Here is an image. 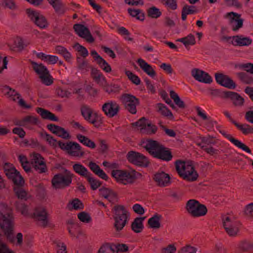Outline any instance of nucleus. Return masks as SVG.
<instances>
[{"instance_id": "nucleus-1", "label": "nucleus", "mask_w": 253, "mask_h": 253, "mask_svg": "<svg viewBox=\"0 0 253 253\" xmlns=\"http://www.w3.org/2000/svg\"><path fill=\"white\" fill-rule=\"evenodd\" d=\"M0 227L7 240L17 246L23 244V235L18 233L14 237V217L11 208L4 203L0 202Z\"/></svg>"}, {"instance_id": "nucleus-2", "label": "nucleus", "mask_w": 253, "mask_h": 253, "mask_svg": "<svg viewBox=\"0 0 253 253\" xmlns=\"http://www.w3.org/2000/svg\"><path fill=\"white\" fill-rule=\"evenodd\" d=\"M140 175L134 170L117 169L111 172V175L116 182L124 185L132 184Z\"/></svg>"}, {"instance_id": "nucleus-3", "label": "nucleus", "mask_w": 253, "mask_h": 253, "mask_svg": "<svg viewBox=\"0 0 253 253\" xmlns=\"http://www.w3.org/2000/svg\"><path fill=\"white\" fill-rule=\"evenodd\" d=\"M175 166L178 173L184 179L194 181L198 178V174L191 162L178 161Z\"/></svg>"}, {"instance_id": "nucleus-4", "label": "nucleus", "mask_w": 253, "mask_h": 253, "mask_svg": "<svg viewBox=\"0 0 253 253\" xmlns=\"http://www.w3.org/2000/svg\"><path fill=\"white\" fill-rule=\"evenodd\" d=\"M129 212L123 206L118 205L114 207V227L117 231L122 230L126 225L129 218Z\"/></svg>"}, {"instance_id": "nucleus-5", "label": "nucleus", "mask_w": 253, "mask_h": 253, "mask_svg": "<svg viewBox=\"0 0 253 253\" xmlns=\"http://www.w3.org/2000/svg\"><path fill=\"white\" fill-rule=\"evenodd\" d=\"M81 113L84 118L89 123L93 125L95 127H100L104 124V118L102 115L88 106H82Z\"/></svg>"}, {"instance_id": "nucleus-6", "label": "nucleus", "mask_w": 253, "mask_h": 253, "mask_svg": "<svg viewBox=\"0 0 253 253\" xmlns=\"http://www.w3.org/2000/svg\"><path fill=\"white\" fill-rule=\"evenodd\" d=\"M73 174L65 169L63 173L54 176L51 180L52 186L55 189H62L68 186L72 182Z\"/></svg>"}, {"instance_id": "nucleus-7", "label": "nucleus", "mask_w": 253, "mask_h": 253, "mask_svg": "<svg viewBox=\"0 0 253 253\" xmlns=\"http://www.w3.org/2000/svg\"><path fill=\"white\" fill-rule=\"evenodd\" d=\"M0 91L10 99L17 102L21 107L25 109H30L32 107L31 104L26 103L18 92L8 86L3 85L0 86Z\"/></svg>"}, {"instance_id": "nucleus-8", "label": "nucleus", "mask_w": 253, "mask_h": 253, "mask_svg": "<svg viewBox=\"0 0 253 253\" xmlns=\"http://www.w3.org/2000/svg\"><path fill=\"white\" fill-rule=\"evenodd\" d=\"M186 209L188 213L193 217L204 216L208 212V210L204 205L200 204L199 201L194 199L188 201Z\"/></svg>"}, {"instance_id": "nucleus-9", "label": "nucleus", "mask_w": 253, "mask_h": 253, "mask_svg": "<svg viewBox=\"0 0 253 253\" xmlns=\"http://www.w3.org/2000/svg\"><path fill=\"white\" fill-rule=\"evenodd\" d=\"M28 17L40 29L46 28L48 26V22L46 17L39 10L31 8L26 10Z\"/></svg>"}, {"instance_id": "nucleus-10", "label": "nucleus", "mask_w": 253, "mask_h": 253, "mask_svg": "<svg viewBox=\"0 0 253 253\" xmlns=\"http://www.w3.org/2000/svg\"><path fill=\"white\" fill-rule=\"evenodd\" d=\"M48 216L46 208L42 206H39L33 210L31 218H33L40 226L44 227L49 222Z\"/></svg>"}, {"instance_id": "nucleus-11", "label": "nucleus", "mask_w": 253, "mask_h": 253, "mask_svg": "<svg viewBox=\"0 0 253 253\" xmlns=\"http://www.w3.org/2000/svg\"><path fill=\"white\" fill-rule=\"evenodd\" d=\"M223 224L227 233L230 236H236L238 232L240 223L231 215H226L223 218Z\"/></svg>"}, {"instance_id": "nucleus-12", "label": "nucleus", "mask_w": 253, "mask_h": 253, "mask_svg": "<svg viewBox=\"0 0 253 253\" xmlns=\"http://www.w3.org/2000/svg\"><path fill=\"white\" fill-rule=\"evenodd\" d=\"M32 65L35 71L39 75L43 84L46 85H50L52 84L53 78L45 66L42 64H38L35 62H32Z\"/></svg>"}, {"instance_id": "nucleus-13", "label": "nucleus", "mask_w": 253, "mask_h": 253, "mask_svg": "<svg viewBox=\"0 0 253 253\" xmlns=\"http://www.w3.org/2000/svg\"><path fill=\"white\" fill-rule=\"evenodd\" d=\"M59 147L72 156L81 157L84 154L81 146L77 142H60Z\"/></svg>"}, {"instance_id": "nucleus-14", "label": "nucleus", "mask_w": 253, "mask_h": 253, "mask_svg": "<svg viewBox=\"0 0 253 253\" xmlns=\"http://www.w3.org/2000/svg\"><path fill=\"white\" fill-rule=\"evenodd\" d=\"M31 166L39 173H44L47 171V167L44 158L39 153L35 152L30 154Z\"/></svg>"}, {"instance_id": "nucleus-15", "label": "nucleus", "mask_w": 253, "mask_h": 253, "mask_svg": "<svg viewBox=\"0 0 253 253\" xmlns=\"http://www.w3.org/2000/svg\"><path fill=\"white\" fill-rule=\"evenodd\" d=\"M224 18L228 21L229 25L233 31H237L243 25V19L241 15L234 12L226 13Z\"/></svg>"}, {"instance_id": "nucleus-16", "label": "nucleus", "mask_w": 253, "mask_h": 253, "mask_svg": "<svg viewBox=\"0 0 253 253\" xmlns=\"http://www.w3.org/2000/svg\"><path fill=\"white\" fill-rule=\"evenodd\" d=\"M120 99L129 112L133 114L136 113V107L139 104V100L135 96L129 94H124L122 95Z\"/></svg>"}, {"instance_id": "nucleus-17", "label": "nucleus", "mask_w": 253, "mask_h": 253, "mask_svg": "<svg viewBox=\"0 0 253 253\" xmlns=\"http://www.w3.org/2000/svg\"><path fill=\"white\" fill-rule=\"evenodd\" d=\"M133 126L140 129L143 133L152 134L157 130V127L152 124L150 121L142 118L133 124Z\"/></svg>"}, {"instance_id": "nucleus-18", "label": "nucleus", "mask_w": 253, "mask_h": 253, "mask_svg": "<svg viewBox=\"0 0 253 253\" xmlns=\"http://www.w3.org/2000/svg\"><path fill=\"white\" fill-rule=\"evenodd\" d=\"M127 159L131 163L139 166L147 167L149 163L145 156L134 151H130L127 153Z\"/></svg>"}, {"instance_id": "nucleus-19", "label": "nucleus", "mask_w": 253, "mask_h": 253, "mask_svg": "<svg viewBox=\"0 0 253 253\" xmlns=\"http://www.w3.org/2000/svg\"><path fill=\"white\" fill-rule=\"evenodd\" d=\"M91 75L94 81L102 86L106 92H111L112 91V89L110 88L111 86L108 84L106 78L99 70L96 69H92Z\"/></svg>"}, {"instance_id": "nucleus-20", "label": "nucleus", "mask_w": 253, "mask_h": 253, "mask_svg": "<svg viewBox=\"0 0 253 253\" xmlns=\"http://www.w3.org/2000/svg\"><path fill=\"white\" fill-rule=\"evenodd\" d=\"M214 144H215V140L211 137H202L197 141V144L207 153L211 155L217 153V150L211 147V145Z\"/></svg>"}, {"instance_id": "nucleus-21", "label": "nucleus", "mask_w": 253, "mask_h": 253, "mask_svg": "<svg viewBox=\"0 0 253 253\" xmlns=\"http://www.w3.org/2000/svg\"><path fill=\"white\" fill-rule=\"evenodd\" d=\"M192 77L197 81L205 84H210L212 82L211 77L206 72L195 68L191 71Z\"/></svg>"}, {"instance_id": "nucleus-22", "label": "nucleus", "mask_w": 253, "mask_h": 253, "mask_svg": "<svg viewBox=\"0 0 253 253\" xmlns=\"http://www.w3.org/2000/svg\"><path fill=\"white\" fill-rule=\"evenodd\" d=\"M228 40L230 43L234 46H248L252 43L251 38L243 35L230 37L228 38Z\"/></svg>"}, {"instance_id": "nucleus-23", "label": "nucleus", "mask_w": 253, "mask_h": 253, "mask_svg": "<svg viewBox=\"0 0 253 253\" xmlns=\"http://www.w3.org/2000/svg\"><path fill=\"white\" fill-rule=\"evenodd\" d=\"M74 29L76 34L80 37L84 39L87 42H92L94 39L91 35L88 29L84 25L75 24Z\"/></svg>"}, {"instance_id": "nucleus-24", "label": "nucleus", "mask_w": 253, "mask_h": 253, "mask_svg": "<svg viewBox=\"0 0 253 253\" xmlns=\"http://www.w3.org/2000/svg\"><path fill=\"white\" fill-rule=\"evenodd\" d=\"M102 109L106 116L112 118L118 114L119 106L117 103L111 101L103 104Z\"/></svg>"}, {"instance_id": "nucleus-25", "label": "nucleus", "mask_w": 253, "mask_h": 253, "mask_svg": "<svg viewBox=\"0 0 253 253\" xmlns=\"http://www.w3.org/2000/svg\"><path fill=\"white\" fill-rule=\"evenodd\" d=\"M215 80L220 85L230 89L236 87L235 83L227 75L222 74H216Z\"/></svg>"}, {"instance_id": "nucleus-26", "label": "nucleus", "mask_w": 253, "mask_h": 253, "mask_svg": "<svg viewBox=\"0 0 253 253\" xmlns=\"http://www.w3.org/2000/svg\"><path fill=\"white\" fill-rule=\"evenodd\" d=\"M141 145L152 156L154 157L161 144L156 141L144 140L141 142Z\"/></svg>"}, {"instance_id": "nucleus-27", "label": "nucleus", "mask_w": 253, "mask_h": 253, "mask_svg": "<svg viewBox=\"0 0 253 253\" xmlns=\"http://www.w3.org/2000/svg\"><path fill=\"white\" fill-rule=\"evenodd\" d=\"M154 180L160 186H167L170 184V177L169 174L164 172H157L154 175Z\"/></svg>"}, {"instance_id": "nucleus-28", "label": "nucleus", "mask_w": 253, "mask_h": 253, "mask_svg": "<svg viewBox=\"0 0 253 253\" xmlns=\"http://www.w3.org/2000/svg\"><path fill=\"white\" fill-rule=\"evenodd\" d=\"M100 195L110 202L117 201V194L111 189L107 187H102L99 189Z\"/></svg>"}, {"instance_id": "nucleus-29", "label": "nucleus", "mask_w": 253, "mask_h": 253, "mask_svg": "<svg viewBox=\"0 0 253 253\" xmlns=\"http://www.w3.org/2000/svg\"><path fill=\"white\" fill-rule=\"evenodd\" d=\"M140 68L149 76L151 78H154L156 76V72L153 67L148 63H147L144 60L139 58L137 60Z\"/></svg>"}, {"instance_id": "nucleus-30", "label": "nucleus", "mask_w": 253, "mask_h": 253, "mask_svg": "<svg viewBox=\"0 0 253 253\" xmlns=\"http://www.w3.org/2000/svg\"><path fill=\"white\" fill-rule=\"evenodd\" d=\"M225 137H226L233 144L236 146L239 149H241L243 151L246 152L251 154V151L249 148L246 146L244 143H242L241 141L235 138L231 135L227 134L225 133H222Z\"/></svg>"}, {"instance_id": "nucleus-31", "label": "nucleus", "mask_w": 253, "mask_h": 253, "mask_svg": "<svg viewBox=\"0 0 253 253\" xmlns=\"http://www.w3.org/2000/svg\"><path fill=\"white\" fill-rule=\"evenodd\" d=\"M162 216L156 213L148 219L147 223L149 228L153 229H158L161 227V220Z\"/></svg>"}, {"instance_id": "nucleus-32", "label": "nucleus", "mask_w": 253, "mask_h": 253, "mask_svg": "<svg viewBox=\"0 0 253 253\" xmlns=\"http://www.w3.org/2000/svg\"><path fill=\"white\" fill-rule=\"evenodd\" d=\"M7 177L13 182L15 186H23L25 184V180L23 177L16 169L15 171H13L11 174H8Z\"/></svg>"}, {"instance_id": "nucleus-33", "label": "nucleus", "mask_w": 253, "mask_h": 253, "mask_svg": "<svg viewBox=\"0 0 253 253\" xmlns=\"http://www.w3.org/2000/svg\"><path fill=\"white\" fill-rule=\"evenodd\" d=\"M154 157L169 161L171 160L172 156L170 152L161 145Z\"/></svg>"}, {"instance_id": "nucleus-34", "label": "nucleus", "mask_w": 253, "mask_h": 253, "mask_svg": "<svg viewBox=\"0 0 253 253\" xmlns=\"http://www.w3.org/2000/svg\"><path fill=\"white\" fill-rule=\"evenodd\" d=\"M145 218V217H136L132 222L131 228L134 233H139L142 231L144 228L143 222Z\"/></svg>"}, {"instance_id": "nucleus-35", "label": "nucleus", "mask_w": 253, "mask_h": 253, "mask_svg": "<svg viewBox=\"0 0 253 253\" xmlns=\"http://www.w3.org/2000/svg\"><path fill=\"white\" fill-rule=\"evenodd\" d=\"M225 96L230 98L236 106H242L244 103V99L237 93L233 91L225 92Z\"/></svg>"}, {"instance_id": "nucleus-36", "label": "nucleus", "mask_w": 253, "mask_h": 253, "mask_svg": "<svg viewBox=\"0 0 253 253\" xmlns=\"http://www.w3.org/2000/svg\"><path fill=\"white\" fill-rule=\"evenodd\" d=\"M22 186H14L13 191L15 195L18 199L27 200L31 198V195L25 189L21 187Z\"/></svg>"}, {"instance_id": "nucleus-37", "label": "nucleus", "mask_w": 253, "mask_h": 253, "mask_svg": "<svg viewBox=\"0 0 253 253\" xmlns=\"http://www.w3.org/2000/svg\"><path fill=\"white\" fill-rule=\"evenodd\" d=\"M88 166L90 169L100 178L105 180L108 179L107 175L97 164L93 162H90Z\"/></svg>"}, {"instance_id": "nucleus-38", "label": "nucleus", "mask_w": 253, "mask_h": 253, "mask_svg": "<svg viewBox=\"0 0 253 253\" xmlns=\"http://www.w3.org/2000/svg\"><path fill=\"white\" fill-rule=\"evenodd\" d=\"M37 112L43 119L49 120L52 121H58V118L52 113L41 108H38Z\"/></svg>"}, {"instance_id": "nucleus-39", "label": "nucleus", "mask_w": 253, "mask_h": 253, "mask_svg": "<svg viewBox=\"0 0 253 253\" xmlns=\"http://www.w3.org/2000/svg\"><path fill=\"white\" fill-rule=\"evenodd\" d=\"M76 137L78 141L90 149H94L96 147L95 143L89 138L81 134H77Z\"/></svg>"}, {"instance_id": "nucleus-40", "label": "nucleus", "mask_w": 253, "mask_h": 253, "mask_svg": "<svg viewBox=\"0 0 253 253\" xmlns=\"http://www.w3.org/2000/svg\"><path fill=\"white\" fill-rule=\"evenodd\" d=\"M38 123L39 120L36 117L28 116L20 120V125L28 127L30 125H37Z\"/></svg>"}, {"instance_id": "nucleus-41", "label": "nucleus", "mask_w": 253, "mask_h": 253, "mask_svg": "<svg viewBox=\"0 0 253 253\" xmlns=\"http://www.w3.org/2000/svg\"><path fill=\"white\" fill-rule=\"evenodd\" d=\"M74 170L81 176L86 177L90 173L87 169L80 163H76L73 166Z\"/></svg>"}, {"instance_id": "nucleus-42", "label": "nucleus", "mask_w": 253, "mask_h": 253, "mask_svg": "<svg viewBox=\"0 0 253 253\" xmlns=\"http://www.w3.org/2000/svg\"><path fill=\"white\" fill-rule=\"evenodd\" d=\"M18 159L24 170L26 172L30 171L31 168V161H29L27 157L22 154L18 155Z\"/></svg>"}, {"instance_id": "nucleus-43", "label": "nucleus", "mask_w": 253, "mask_h": 253, "mask_svg": "<svg viewBox=\"0 0 253 253\" xmlns=\"http://www.w3.org/2000/svg\"><path fill=\"white\" fill-rule=\"evenodd\" d=\"M67 208L70 211L80 210L84 208V205L78 199H75L69 202Z\"/></svg>"}, {"instance_id": "nucleus-44", "label": "nucleus", "mask_w": 253, "mask_h": 253, "mask_svg": "<svg viewBox=\"0 0 253 253\" xmlns=\"http://www.w3.org/2000/svg\"><path fill=\"white\" fill-rule=\"evenodd\" d=\"M232 123L244 134H247L250 133H253V127L250 125L245 124H240L236 121H232Z\"/></svg>"}, {"instance_id": "nucleus-45", "label": "nucleus", "mask_w": 253, "mask_h": 253, "mask_svg": "<svg viewBox=\"0 0 253 253\" xmlns=\"http://www.w3.org/2000/svg\"><path fill=\"white\" fill-rule=\"evenodd\" d=\"M17 209L23 215L26 217H32L33 211H31L28 205L25 204H21L17 206Z\"/></svg>"}, {"instance_id": "nucleus-46", "label": "nucleus", "mask_w": 253, "mask_h": 253, "mask_svg": "<svg viewBox=\"0 0 253 253\" xmlns=\"http://www.w3.org/2000/svg\"><path fill=\"white\" fill-rule=\"evenodd\" d=\"M128 13L137 20L142 21L144 19V14L143 11L139 9L129 8Z\"/></svg>"}, {"instance_id": "nucleus-47", "label": "nucleus", "mask_w": 253, "mask_h": 253, "mask_svg": "<svg viewBox=\"0 0 253 253\" xmlns=\"http://www.w3.org/2000/svg\"><path fill=\"white\" fill-rule=\"evenodd\" d=\"M49 3L52 5L56 12L59 14L63 13L64 9L60 0H47Z\"/></svg>"}, {"instance_id": "nucleus-48", "label": "nucleus", "mask_w": 253, "mask_h": 253, "mask_svg": "<svg viewBox=\"0 0 253 253\" xmlns=\"http://www.w3.org/2000/svg\"><path fill=\"white\" fill-rule=\"evenodd\" d=\"M125 73L129 81L136 85H139L140 84L141 80L136 74L131 71L125 69Z\"/></svg>"}, {"instance_id": "nucleus-49", "label": "nucleus", "mask_w": 253, "mask_h": 253, "mask_svg": "<svg viewBox=\"0 0 253 253\" xmlns=\"http://www.w3.org/2000/svg\"><path fill=\"white\" fill-rule=\"evenodd\" d=\"M178 41L183 43L185 46L194 45L196 42L194 36L192 34H189L186 37L179 39Z\"/></svg>"}, {"instance_id": "nucleus-50", "label": "nucleus", "mask_w": 253, "mask_h": 253, "mask_svg": "<svg viewBox=\"0 0 253 253\" xmlns=\"http://www.w3.org/2000/svg\"><path fill=\"white\" fill-rule=\"evenodd\" d=\"M237 77L243 83L247 84L253 83V79L249 75L244 72H239L237 73Z\"/></svg>"}, {"instance_id": "nucleus-51", "label": "nucleus", "mask_w": 253, "mask_h": 253, "mask_svg": "<svg viewBox=\"0 0 253 253\" xmlns=\"http://www.w3.org/2000/svg\"><path fill=\"white\" fill-rule=\"evenodd\" d=\"M77 216L80 221L84 223H89L92 220L90 214L85 211H82L78 213Z\"/></svg>"}, {"instance_id": "nucleus-52", "label": "nucleus", "mask_w": 253, "mask_h": 253, "mask_svg": "<svg viewBox=\"0 0 253 253\" xmlns=\"http://www.w3.org/2000/svg\"><path fill=\"white\" fill-rule=\"evenodd\" d=\"M158 112L163 116L168 117H172L171 112L163 104H158L157 105Z\"/></svg>"}, {"instance_id": "nucleus-53", "label": "nucleus", "mask_w": 253, "mask_h": 253, "mask_svg": "<svg viewBox=\"0 0 253 253\" xmlns=\"http://www.w3.org/2000/svg\"><path fill=\"white\" fill-rule=\"evenodd\" d=\"M86 178L87 181L90 185L91 188L93 190H96L101 185V182L99 181V180L92 177L90 174Z\"/></svg>"}, {"instance_id": "nucleus-54", "label": "nucleus", "mask_w": 253, "mask_h": 253, "mask_svg": "<svg viewBox=\"0 0 253 253\" xmlns=\"http://www.w3.org/2000/svg\"><path fill=\"white\" fill-rule=\"evenodd\" d=\"M69 232L71 236L77 239H82L84 236V234L82 230L73 227L69 228Z\"/></svg>"}, {"instance_id": "nucleus-55", "label": "nucleus", "mask_w": 253, "mask_h": 253, "mask_svg": "<svg viewBox=\"0 0 253 253\" xmlns=\"http://www.w3.org/2000/svg\"><path fill=\"white\" fill-rule=\"evenodd\" d=\"M170 96L171 98L173 100L174 103L179 107L181 108H185V104L182 101L177 93L173 91H170Z\"/></svg>"}, {"instance_id": "nucleus-56", "label": "nucleus", "mask_w": 253, "mask_h": 253, "mask_svg": "<svg viewBox=\"0 0 253 253\" xmlns=\"http://www.w3.org/2000/svg\"><path fill=\"white\" fill-rule=\"evenodd\" d=\"M97 63L105 72L109 73L111 72L112 69L110 65L104 59L99 58Z\"/></svg>"}, {"instance_id": "nucleus-57", "label": "nucleus", "mask_w": 253, "mask_h": 253, "mask_svg": "<svg viewBox=\"0 0 253 253\" xmlns=\"http://www.w3.org/2000/svg\"><path fill=\"white\" fill-rule=\"evenodd\" d=\"M118 32L124 38L128 41H131L132 39L130 36V33L124 27H120L117 29Z\"/></svg>"}, {"instance_id": "nucleus-58", "label": "nucleus", "mask_w": 253, "mask_h": 253, "mask_svg": "<svg viewBox=\"0 0 253 253\" xmlns=\"http://www.w3.org/2000/svg\"><path fill=\"white\" fill-rule=\"evenodd\" d=\"M236 68L243 69L248 72L253 74V63H242L236 66Z\"/></svg>"}, {"instance_id": "nucleus-59", "label": "nucleus", "mask_w": 253, "mask_h": 253, "mask_svg": "<svg viewBox=\"0 0 253 253\" xmlns=\"http://www.w3.org/2000/svg\"><path fill=\"white\" fill-rule=\"evenodd\" d=\"M56 253H67V248L65 244L60 241L55 243Z\"/></svg>"}, {"instance_id": "nucleus-60", "label": "nucleus", "mask_w": 253, "mask_h": 253, "mask_svg": "<svg viewBox=\"0 0 253 253\" xmlns=\"http://www.w3.org/2000/svg\"><path fill=\"white\" fill-rule=\"evenodd\" d=\"M176 248L174 244H169L161 249V253H175Z\"/></svg>"}, {"instance_id": "nucleus-61", "label": "nucleus", "mask_w": 253, "mask_h": 253, "mask_svg": "<svg viewBox=\"0 0 253 253\" xmlns=\"http://www.w3.org/2000/svg\"><path fill=\"white\" fill-rule=\"evenodd\" d=\"M114 252V248L110 244L103 245L99 249L97 253H112Z\"/></svg>"}, {"instance_id": "nucleus-62", "label": "nucleus", "mask_w": 253, "mask_h": 253, "mask_svg": "<svg viewBox=\"0 0 253 253\" xmlns=\"http://www.w3.org/2000/svg\"><path fill=\"white\" fill-rule=\"evenodd\" d=\"M44 138L46 142L53 147H56L57 146H59V143L60 141L57 142V140L54 139L51 135L46 134L44 136Z\"/></svg>"}, {"instance_id": "nucleus-63", "label": "nucleus", "mask_w": 253, "mask_h": 253, "mask_svg": "<svg viewBox=\"0 0 253 253\" xmlns=\"http://www.w3.org/2000/svg\"><path fill=\"white\" fill-rule=\"evenodd\" d=\"M74 48L78 51L79 53L84 57H86L88 54L87 50L79 43L76 44L74 46Z\"/></svg>"}, {"instance_id": "nucleus-64", "label": "nucleus", "mask_w": 253, "mask_h": 253, "mask_svg": "<svg viewBox=\"0 0 253 253\" xmlns=\"http://www.w3.org/2000/svg\"><path fill=\"white\" fill-rule=\"evenodd\" d=\"M197 251L195 247L188 245L181 248L178 253H196Z\"/></svg>"}]
</instances>
